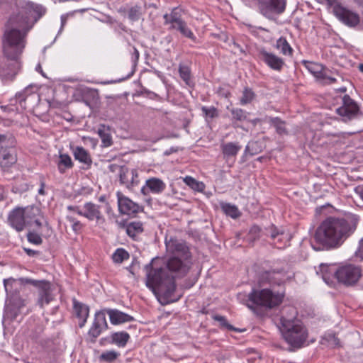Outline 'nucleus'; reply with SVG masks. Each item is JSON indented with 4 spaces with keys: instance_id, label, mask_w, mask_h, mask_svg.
Instances as JSON below:
<instances>
[{
    "instance_id": "obj_1",
    "label": "nucleus",
    "mask_w": 363,
    "mask_h": 363,
    "mask_svg": "<svg viewBox=\"0 0 363 363\" xmlns=\"http://www.w3.org/2000/svg\"><path fill=\"white\" fill-rule=\"evenodd\" d=\"M41 7L27 3L16 14L9 19L3 36L4 57L0 61V77L2 80H12L20 67V57L26 46V36L31 28L29 21L33 13H39Z\"/></svg>"
},
{
    "instance_id": "obj_2",
    "label": "nucleus",
    "mask_w": 363,
    "mask_h": 363,
    "mask_svg": "<svg viewBox=\"0 0 363 363\" xmlns=\"http://www.w3.org/2000/svg\"><path fill=\"white\" fill-rule=\"evenodd\" d=\"M167 250L172 254L166 262V268L154 267L152 262L146 264V286L154 293L160 294L169 301L172 298L176 284L174 276L166 272L167 269L177 277L185 276L191 267V255L186 242L171 238L166 242Z\"/></svg>"
},
{
    "instance_id": "obj_3",
    "label": "nucleus",
    "mask_w": 363,
    "mask_h": 363,
    "mask_svg": "<svg viewBox=\"0 0 363 363\" xmlns=\"http://www.w3.org/2000/svg\"><path fill=\"white\" fill-rule=\"evenodd\" d=\"M357 223L356 219L327 218L317 228L314 235V240L320 246L313 245V247L315 250L339 247L355 231Z\"/></svg>"
},
{
    "instance_id": "obj_4",
    "label": "nucleus",
    "mask_w": 363,
    "mask_h": 363,
    "mask_svg": "<svg viewBox=\"0 0 363 363\" xmlns=\"http://www.w3.org/2000/svg\"><path fill=\"white\" fill-rule=\"evenodd\" d=\"M284 294L274 292L269 289H252L247 298V306L258 315L259 310H271L279 306L284 300Z\"/></svg>"
},
{
    "instance_id": "obj_5",
    "label": "nucleus",
    "mask_w": 363,
    "mask_h": 363,
    "mask_svg": "<svg viewBox=\"0 0 363 363\" xmlns=\"http://www.w3.org/2000/svg\"><path fill=\"white\" fill-rule=\"evenodd\" d=\"M280 330L284 340L293 350L303 347L308 338V331L301 320L280 327Z\"/></svg>"
},
{
    "instance_id": "obj_6",
    "label": "nucleus",
    "mask_w": 363,
    "mask_h": 363,
    "mask_svg": "<svg viewBox=\"0 0 363 363\" xmlns=\"http://www.w3.org/2000/svg\"><path fill=\"white\" fill-rule=\"evenodd\" d=\"M287 264L274 265L269 270L261 272L258 276V282L260 286L267 284L280 286L294 277V273L289 271Z\"/></svg>"
},
{
    "instance_id": "obj_7",
    "label": "nucleus",
    "mask_w": 363,
    "mask_h": 363,
    "mask_svg": "<svg viewBox=\"0 0 363 363\" xmlns=\"http://www.w3.org/2000/svg\"><path fill=\"white\" fill-rule=\"evenodd\" d=\"M23 281L28 283L38 289V298L36 304L43 308L45 305H48L55 298L52 294V284L47 280L25 279Z\"/></svg>"
},
{
    "instance_id": "obj_8",
    "label": "nucleus",
    "mask_w": 363,
    "mask_h": 363,
    "mask_svg": "<svg viewBox=\"0 0 363 363\" xmlns=\"http://www.w3.org/2000/svg\"><path fill=\"white\" fill-rule=\"evenodd\" d=\"M333 272L337 281L346 286L356 284L362 275L361 269L350 264L339 267L337 270H333Z\"/></svg>"
},
{
    "instance_id": "obj_9",
    "label": "nucleus",
    "mask_w": 363,
    "mask_h": 363,
    "mask_svg": "<svg viewBox=\"0 0 363 363\" xmlns=\"http://www.w3.org/2000/svg\"><path fill=\"white\" fill-rule=\"evenodd\" d=\"M118 211L121 215L135 217L140 212L143 211V207L134 202L122 192H116Z\"/></svg>"
},
{
    "instance_id": "obj_10",
    "label": "nucleus",
    "mask_w": 363,
    "mask_h": 363,
    "mask_svg": "<svg viewBox=\"0 0 363 363\" xmlns=\"http://www.w3.org/2000/svg\"><path fill=\"white\" fill-rule=\"evenodd\" d=\"M359 112L357 103L349 95L345 94L342 99V106L336 109V113L344 118V121H350Z\"/></svg>"
},
{
    "instance_id": "obj_11",
    "label": "nucleus",
    "mask_w": 363,
    "mask_h": 363,
    "mask_svg": "<svg viewBox=\"0 0 363 363\" xmlns=\"http://www.w3.org/2000/svg\"><path fill=\"white\" fill-rule=\"evenodd\" d=\"M286 9V0H264L259 3L261 13L269 19L273 13L281 14Z\"/></svg>"
},
{
    "instance_id": "obj_12",
    "label": "nucleus",
    "mask_w": 363,
    "mask_h": 363,
    "mask_svg": "<svg viewBox=\"0 0 363 363\" xmlns=\"http://www.w3.org/2000/svg\"><path fill=\"white\" fill-rule=\"evenodd\" d=\"M257 55L260 61L263 62L273 70L280 72L285 65V62L282 58L272 52L267 51L264 48L257 49Z\"/></svg>"
},
{
    "instance_id": "obj_13",
    "label": "nucleus",
    "mask_w": 363,
    "mask_h": 363,
    "mask_svg": "<svg viewBox=\"0 0 363 363\" xmlns=\"http://www.w3.org/2000/svg\"><path fill=\"white\" fill-rule=\"evenodd\" d=\"M335 16L344 24L351 28L360 23L359 14L344 6L337 8Z\"/></svg>"
},
{
    "instance_id": "obj_14",
    "label": "nucleus",
    "mask_w": 363,
    "mask_h": 363,
    "mask_svg": "<svg viewBox=\"0 0 363 363\" xmlns=\"http://www.w3.org/2000/svg\"><path fill=\"white\" fill-rule=\"evenodd\" d=\"M9 224L17 232H21L26 226V220L23 214V208H13L8 216Z\"/></svg>"
},
{
    "instance_id": "obj_15",
    "label": "nucleus",
    "mask_w": 363,
    "mask_h": 363,
    "mask_svg": "<svg viewBox=\"0 0 363 363\" xmlns=\"http://www.w3.org/2000/svg\"><path fill=\"white\" fill-rule=\"evenodd\" d=\"M108 328L105 311H100L95 313V318L91 327L89 330V335L94 339L98 337L101 332Z\"/></svg>"
},
{
    "instance_id": "obj_16",
    "label": "nucleus",
    "mask_w": 363,
    "mask_h": 363,
    "mask_svg": "<svg viewBox=\"0 0 363 363\" xmlns=\"http://www.w3.org/2000/svg\"><path fill=\"white\" fill-rule=\"evenodd\" d=\"M166 188L164 182L156 177H152L146 180L145 185L142 187L141 193L147 195L150 192L152 194H161Z\"/></svg>"
},
{
    "instance_id": "obj_17",
    "label": "nucleus",
    "mask_w": 363,
    "mask_h": 363,
    "mask_svg": "<svg viewBox=\"0 0 363 363\" xmlns=\"http://www.w3.org/2000/svg\"><path fill=\"white\" fill-rule=\"evenodd\" d=\"M83 216L89 220H96L99 223H103L105 219L100 211V206L91 203L87 202L84 205Z\"/></svg>"
},
{
    "instance_id": "obj_18",
    "label": "nucleus",
    "mask_w": 363,
    "mask_h": 363,
    "mask_svg": "<svg viewBox=\"0 0 363 363\" xmlns=\"http://www.w3.org/2000/svg\"><path fill=\"white\" fill-rule=\"evenodd\" d=\"M241 148L242 146L238 142H228L222 143L220 145L223 159L226 161L233 160V162Z\"/></svg>"
},
{
    "instance_id": "obj_19",
    "label": "nucleus",
    "mask_w": 363,
    "mask_h": 363,
    "mask_svg": "<svg viewBox=\"0 0 363 363\" xmlns=\"http://www.w3.org/2000/svg\"><path fill=\"white\" fill-rule=\"evenodd\" d=\"M298 312L295 307L292 306H284L280 311L279 324L283 327L289 324H292L295 320H299L297 318Z\"/></svg>"
},
{
    "instance_id": "obj_20",
    "label": "nucleus",
    "mask_w": 363,
    "mask_h": 363,
    "mask_svg": "<svg viewBox=\"0 0 363 363\" xmlns=\"http://www.w3.org/2000/svg\"><path fill=\"white\" fill-rule=\"evenodd\" d=\"M25 279H30V278H19V279H13L10 277L9 279H6L4 280V285L6 290V292L8 296H13L18 294L19 293V287L22 285L28 284L23 281L22 280Z\"/></svg>"
},
{
    "instance_id": "obj_21",
    "label": "nucleus",
    "mask_w": 363,
    "mask_h": 363,
    "mask_svg": "<svg viewBox=\"0 0 363 363\" xmlns=\"http://www.w3.org/2000/svg\"><path fill=\"white\" fill-rule=\"evenodd\" d=\"M105 313H108L110 318V322L113 325H118L126 322H130L134 320L131 315L121 312L117 309H104Z\"/></svg>"
},
{
    "instance_id": "obj_22",
    "label": "nucleus",
    "mask_w": 363,
    "mask_h": 363,
    "mask_svg": "<svg viewBox=\"0 0 363 363\" xmlns=\"http://www.w3.org/2000/svg\"><path fill=\"white\" fill-rule=\"evenodd\" d=\"M73 306L77 317L81 320L79 323V326L82 328L85 325L89 317V308L86 305L78 302L75 299L73 301Z\"/></svg>"
},
{
    "instance_id": "obj_23",
    "label": "nucleus",
    "mask_w": 363,
    "mask_h": 363,
    "mask_svg": "<svg viewBox=\"0 0 363 363\" xmlns=\"http://www.w3.org/2000/svg\"><path fill=\"white\" fill-rule=\"evenodd\" d=\"M130 335L125 331L115 332L111 334L108 340L111 344L118 347H124L130 340Z\"/></svg>"
},
{
    "instance_id": "obj_24",
    "label": "nucleus",
    "mask_w": 363,
    "mask_h": 363,
    "mask_svg": "<svg viewBox=\"0 0 363 363\" xmlns=\"http://www.w3.org/2000/svg\"><path fill=\"white\" fill-rule=\"evenodd\" d=\"M73 155L75 160L86 165V169L91 167L92 164L91 155L84 147L80 146L76 147L73 151Z\"/></svg>"
},
{
    "instance_id": "obj_25",
    "label": "nucleus",
    "mask_w": 363,
    "mask_h": 363,
    "mask_svg": "<svg viewBox=\"0 0 363 363\" xmlns=\"http://www.w3.org/2000/svg\"><path fill=\"white\" fill-rule=\"evenodd\" d=\"M16 162V155L13 150L0 149V165L4 167H10Z\"/></svg>"
},
{
    "instance_id": "obj_26",
    "label": "nucleus",
    "mask_w": 363,
    "mask_h": 363,
    "mask_svg": "<svg viewBox=\"0 0 363 363\" xmlns=\"http://www.w3.org/2000/svg\"><path fill=\"white\" fill-rule=\"evenodd\" d=\"M123 227L125 228L127 235L134 240L144 231L143 223L140 221L129 222Z\"/></svg>"
},
{
    "instance_id": "obj_27",
    "label": "nucleus",
    "mask_w": 363,
    "mask_h": 363,
    "mask_svg": "<svg viewBox=\"0 0 363 363\" xmlns=\"http://www.w3.org/2000/svg\"><path fill=\"white\" fill-rule=\"evenodd\" d=\"M118 168L119 170V180L121 184L125 186L130 189V169L125 166H118L116 164H111L110 169L114 171L115 169Z\"/></svg>"
},
{
    "instance_id": "obj_28",
    "label": "nucleus",
    "mask_w": 363,
    "mask_h": 363,
    "mask_svg": "<svg viewBox=\"0 0 363 363\" xmlns=\"http://www.w3.org/2000/svg\"><path fill=\"white\" fill-rule=\"evenodd\" d=\"M267 122L273 125L279 135H287L288 130L286 128V122L279 117H269Z\"/></svg>"
},
{
    "instance_id": "obj_29",
    "label": "nucleus",
    "mask_w": 363,
    "mask_h": 363,
    "mask_svg": "<svg viewBox=\"0 0 363 363\" xmlns=\"http://www.w3.org/2000/svg\"><path fill=\"white\" fill-rule=\"evenodd\" d=\"M319 267L322 277L327 284L330 283L331 277H335V273L332 272V271H336L338 268L335 264L328 265L326 264H320Z\"/></svg>"
},
{
    "instance_id": "obj_30",
    "label": "nucleus",
    "mask_w": 363,
    "mask_h": 363,
    "mask_svg": "<svg viewBox=\"0 0 363 363\" xmlns=\"http://www.w3.org/2000/svg\"><path fill=\"white\" fill-rule=\"evenodd\" d=\"M59 157L57 167L60 173L63 174L67 169H71L73 167L72 160L67 154H60Z\"/></svg>"
},
{
    "instance_id": "obj_31",
    "label": "nucleus",
    "mask_w": 363,
    "mask_h": 363,
    "mask_svg": "<svg viewBox=\"0 0 363 363\" xmlns=\"http://www.w3.org/2000/svg\"><path fill=\"white\" fill-rule=\"evenodd\" d=\"M23 211L27 224L33 222V220L37 218L40 213V208L35 206H28L23 208Z\"/></svg>"
},
{
    "instance_id": "obj_32",
    "label": "nucleus",
    "mask_w": 363,
    "mask_h": 363,
    "mask_svg": "<svg viewBox=\"0 0 363 363\" xmlns=\"http://www.w3.org/2000/svg\"><path fill=\"white\" fill-rule=\"evenodd\" d=\"M220 207L227 216L234 219L238 218L241 215V213L235 205H233L229 203H221Z\"/></svg>"
},
{
    "instance_id": "obj_33",
    "label": "nucleus",
    "mask_w": 363,
    "mask_h": 363,
    "mask_svg": "<svg viewBox=\"0 0 363 363\" xmlns=\"http://www.w3.org/2000/svg\"><path fill=\"white\" fill-rule=\"evenodd\" d=\"M276 48L280 50L281 52L284 55L291 56L293 55L292 48L284 37H281L277 40Z\"/></svg>"
},
{
    "instance_id": "obj_34",
    "label": "nucleus",
    "mask_w": 363,
    "mask_h": 363,
    "mask_svg": "<svg viewBox=\"0 0 363 363\" xmlns=\"http://www.w3.org/2000/svg\"><path fill=\"white\" fill-rule=\"evenodd\" d=\"M98 134L101 140L102 147H107L112 145V138L108 130L105 128V125H101L98 130Z\"/></svg>"
},
{
    "instance_id": "obj_35",
    "label": "nucleus",
    "mask_w": 363,
    "mask_h": 363,
    "mask_svg": "<svg viewBox=\"0 0 363 363\" xmlns=\"http://www.w3.org/2000/svg\"><path fill=\"white\" fill-rule=\"evenodd\" d=\"M230 113L232 115V121L233 124H235V122L237 121L242 122L244 121H247V116L249 115V113L238 108H233L230 109Z\"/></svg>"
},
{
    "instance_id": "obj_36",
    "label": "nucleus",
    "mask_w": 363,
    "mask_h": 363,
    "mask_svg": "<svg viewBox=\"0 0 363 363\" xmlns=\"http://www.w3.org/2000/svg\"><path fill=\"white\" fill-rule=\"evenodd\" d=\"M171 28L179 30L184 36H185L189 39H191L194 40L196 39V37L194 36V33L188 28V26H186V23L184 21L182 22H180L177 25H172L171 26Z\"/></svg>"
},
{
    "instance_id": "obj_37",
    "label": "nucleus",
    "mask_w": 363,
    "mask_h": 363,
    "mask_svg": "<svg viewBox=\"0 0 363 363\" xmlns=\"http://www.w3.org/2000/svg\"><path fill=\"white\" fill-rule=\"evenodd\" d=\"M35 97L36 94L34 93H30L28 87L26 88L23 91L16 94V100L18 101L19 104L24 108H26L27 99Z\"/></svg>"
},
{
    "instance_id": "obj_38",
    "label": "nucleus",
    "mask_w": 363,
    "mask_h": 363,
    "mask_svg": "<svg viewBox=\"0 0 363 363\" xmlns=\"http://www.w3.org/2000/svg\"><path fill=\"white\" fill-rule=\"evenodd\" d=\"M129 258L128 252L123 248L117 249L112 255V259L116 263H121Z\"/></svg>"
},
{
    "instance_id": "obj_39",
    "label": "nucleus",
    "mask_w": 363,
    "mask_h": 363,
    "mask_svg": "<svg viewBox=\"0 0 363 363\" xmlns=\"http://www.w3.org/2000/svg\"><path fill=\"white\" fill-rule=\"evenodd\" d=\"M213 319L219 323L220 327L221 328H225L230 331H237L238 329L230 325L225 317L220 315H213Z\"/></svg>"
},
{
    "instance_id": "obj_40",
    "label": "nucleus",
    "mask_w": 363,
    "mask_h": 363,
    "mask_svg": "<svg viewBox=\"0 0 363 363\" xmlns=\"http://www.w3.org/2000/svg\"><path fill=\"white\" fill-rule=\"evenodd\" d=\"M179 73L180 77L185 82L187 85H190L191 82V70L188 66L179 65Z\"/></svg>"
},
{
    "instance_id": "obj_41",
    "label": "nucleus",
    "mask_w": 363,
    "mask_h": 363,
    "mask_svg": "<svg viewBox=\"0 0 363 363\" xmlns=\"http://www.w3.org/2000/svg\"><path fill=\"white\" fill-rule=\"evenodd\" d=\"M142 16V9L140 6L135 5L128 11V18L132 21H138Z\"/></svg>"
},
{
    "instance_id": "obj_42",
    "label": "nucleus",
    "mask_w": 363,
    "mask_h": 363,
    "mask_svg": "<svg viewBox=\"0 0 363 363\" xmlns=\"http://www.w3.org/2000/svg\"><path fill=\"white\" fill-rule=\"evenodd\" d=\"M255 97V93L252 91L251 89L245 88L242 96L240 99V104L242 105H245L250 103Z\"/></svg>"
},
{
    "instance_id": "obj_43",
    "label": "nucleus",
    "mask_w": 363,
    "mask_h": 363,
    "mask_svg": "<svg viewBox=\"0 0 363 363\" xmlns=\"http://www.w3.org/2000/svg\"><path fill=\"white\" fill-rule=\"evenodd\" d=\"M201 111L206 118H214L218 116V109L214 106H202Z\"/></svg>"
},
{
    "instance_id": "obj_44",
    "label": "nucleus",
    "mask_w": 363,
    "mask_h": 363,
    "mask_svg": "<svg viewBox=\"0 0 363 363\" xmlns=\"http://www.w3.org/2000/svg\"><path fill=\"white\" fill-rule=\"evenodd\" d=\"M119 356V353L113 351H106L100 355V359L106 362H111L116 360Z\"/></svg>"
},
{
    "instance_id": "obj_45",
    "label": "nucleus",
    "mask_w": 363,
    "mask_h": 363,
    "mask_svg": "<svg viewBox=\"0 0 363 363\" xmlns=\"http://www.w3.org/2000/svg\"><path fill=\"white\" fill-rule=\"evenodd\" d=\"M20 313L21 310L10 303L6 308V315L11 320L16 319Z\"/></svg>"
},
{
    "instance_id": "obj_46",
    "label": "nucleus",
    "mask_w": 363,
    "mask_h": 363,
    "mask_svg": "<svg viewBox=\"0 0 363 363\" xmlns=\"http://www.w3.org/2000/svg\"><path fill=\"white\" fill-rule=\"evenodd\" d=\"M10 304L21 310L26 305V300L17 295L11 296Z\"/></svg>"
},
{
    "instance_id": "obj_47",
    "label": "nucleus",
    "mask_w": 363,
    "mask_h": 363,
    "mask_svg": "<svg viewBox=\"0 0 363 363\" xmlns=\"http://www.w3.org/2000/svg\"><path fill=\"white\" fill-rule=\"evenodd\" d=\"M257 142H250L246 145L245 151H244V155H255L259 152V151L257 150L256 147L257 146Z\"/></svg>"
},
{
    "instance_id": "obj_48",
    "label": "nucleus",
    "mask_w": 363,
    "mask_h": 363,
    "mask_svg": "<svg viewBox=\"0 0 363 363\" xmlns=\"http://www.w3.org/2000/svg\"><path fill=\"white\" fill-rule=\"evenodd\" d=\"M170 18H171V24L172 25H177L180 22H182L183 20L181 18V14L179 13L178 11V8H174L172 10V12L170 13Z\"/></svg>"
},
{
    "instance_id": "obj_49",
    "label": "nucleus",
    "mask_w": 363,
    "mask_h": 363,
    "mask_svg": "<svg viewBox=\"0 0 363 363\" xmlns=\"http://www.w3.org/2000/svg\"><path fill=\"white\" fill-rule=\"evenodd\" d=\"M27 239L29 242L38 245L42 244L43 242V239L41 237L38 233L34 232H29L27 234Z\"/></svg>"
},
{
    "instance_id": "obj_50",
    "label": "nucleus",
    "mask_w": 363,
    "mask_h": 363,
    "mask_svg": "<svg viewBox=\"0 0 363 363\" xmlns=\"http://www.w3.org/2000/svg\"><path fill=\"white\" fill-rule=\"evenodd\" d=\"M130 189L139 184L138 173L135 169H130Z\"/></svg>"
},
{
    "instance_id": "obj_51",
    "label": "nucleus",
    "mask_w": 363,
    "mask_h": 363,
    "mask_svg": "<svg viewBox=\"0 0 363 363\" xmlns=\"http://www.w3.org/2000/svg\"><path fill=\"white\" fill-rule=\"evenodd\" d=\"M269 234H270V238L275 240L277 239V237H283L284 236V232H280L279 231L276 227H274V225H272L270 228H269Z\"/></svg>"
},
{
    "instance_id": "obj_52",
    "label": "nucleus",
    "mask_w": 363,
    "mask_h": 363,
    "mask_svg": "<svg viewBox=\"0 0 363 363\" xmlns=\"http://www.w3.org/2000/svg\"><path fill=\"white\" fill-rule=\"evenodd\" d=\"M42 333H43V328H40L39 331L32 333V334L30 335L31 339L35 340L36 342L43 344V339L41 338V335H40Z\"/></svg>"
},
{
    "instance_id": "obj_53",
    "label": "nucleus",
    "mask_w": 363,
    "mask_h": 363,
    "mask_svg": "<svg viewBox=\"0 0 363 363\" xmlns=\"http://www.w3.org/2000/svg\"><path fill=\"white\" fill-rule=\"evenodd\" d=\"M327 4L333 7V11L334 15L335 14V9L338 7H342V4H340L339 0H324Z\"/></svg>"
},
{
    "instance_id": "obj_54",
    "label": "nucleus",
    "mask_w": 363,
    "mask_h": 363,
    "mask_svg": "<svg viewBox=\"0 0 363 363\" xmlns=\"http://www.w3.org/2000/svg\"><path fill=\"white\" fill-rule=\"evenodd\" d=\"M184 181L187 185L190 186L193 189L195 188V186L198 185V182L191 177H186Z\"/></svg>"
},
{
    "instance_id": "obj_55",
    "label": "nucleus",
    "mask_w": 363,
    "mask_h": 363,
    "mask_svg": "<svg viewBox=\"0 0 363 363\" xmlns=\"http://www.w3.org/2000/svg\"><path fill=\"white\" fill-rule=\"evenodd\" d=\"M67 210L69 211H74L77 213L78 215L83 216L84 210L80 209L79 206H68Z\"/></svg>"
},
{
    "instance_id": "obj_56",
    "label": "nucleus",
    "mask_w": 363,
    "mask_h": 363,
    "mask_svg": "<svg viewBox=\"0 0 363 363\" xmlns=\"http://www.w3.org/2000/svg\"><path fill=\"white\" fill-rule=\"evenodd\" d=\"M23 250L30 257H35V256L39 255V254H40V252L38 251H36V250H32L30 248L24 247Z\"/></svg>"
},
{
    "instance_id": "obj_57",
    "label": "nucleus",
    "mask_w": 363,
    "mask_h": 363,
    "mask_svg": "<svg viewBox=\"0 0 363 363\" xmlns=\"http://www.w3.org/2000/svg\"><path fill=\"white\" fill-rule=\"evenodd\" d=\"M72 228L74 232H78L82 230V224L79 220L74 221V223L72 225Z\"/></svg>"
},
{
    "instance_id": "obj_58",
    "label": "nucleus",
    "mask_w": 363,
    "mask_h": 363,
    "mask_svg": "<svg viewBox=\"0 0 363 363\" xmlns=\"http://www.w3.org/2000/svg\"><path fill=\"white\" fill-rule=\"evenodd\" d=\"M139 57H140V53H139V51L135 48L133 47V52L132 54V59H133V61L135 63L137 62V61L139 59Z\"/></svg>"
},
{
    "instance_id": "obj_59",
    "label": "nucleus",
    "mask_w": 363,
    "mask_h": 363,
    "mask_svg": "<svg viewBox=\"0 0 363 363\" xmlns=\"http://www.w3.org/2000/svg\"><path fill=\"white\" fill-rule=\"evenodd\" d=\"M286 238V235H285L284 234V236H283V237H281V236H280V237H277V242H275L274 243H275L276 245H277V247H278V248H282V247H284L286 245V243H284V244H283V245L281 243V242L282 241V240H283V239H284V238Z\"/></svg>"
},
{
    "instance_id": "obj_60",
    "label": "nucleus",
    "mask_w": 363,
    "mask_h": 363,
    "mask_svg": "<svg viewBox=\"0 0 363 363\" xmlns=\"http://www.w3.org/2000/svg\"><path fill=\"white\" fill-rule=\"evenodd\" d=\"M45 186V182L43 181V179H41L40 180V189L38 190V194H40V195H45V191L44 190Z\"/></svg>"
},
{
    "instance_id": "obj_61",
    "label": "nucleus",
    "mask_w": 363,
    "mask_h": 363,
    "mask_svg": "<svg viewBox=\"0 0 363 363\" xmlns=\"http://www.w3.org/2000/svg\"><path fill=\"white\" fill-rule=\"evenodd\" d=\"M163 18L164 19V24H171L170 14L165 13L163 16Z\"/></svg>"
},
{
    "instance_id": "obj_62",
    "label": "nucleus",
    "mask_w": 363,
    "mask_h": 363,
    "mask_svg": "<svg viewBox=\"0 0 363 363\" xmlns=\"http://www.w3.org/2000/svg\"><path fill=\"white\" fill-rule=\"evenodd\" d=\"M67 20V16L62 15L61 16V28H60V30H62L63 28V27L65 26Z\"/></svg>"
},
{
    "instance_id": "obj_63",
    "label": "nucleus",
    "mask_w": 363,
    "mask_h": 363,
    "mask_svg": "<svg viewBox=\"0 0 363 363\" xmlns=\"http://www.w3.org/2000/svg\"><path fill=\"white\" fill-rule=\"evenodd\" d=\"M260 231V229L258 226H253L252 227V228L250 229V233H255V234H257V233H259Z\"/></svg>"
},
{
    "instance_id": "obj_64",
    "label": "nucleus",
    "mask_w": 363,
    "mask_h": 363,
    "mask_svg": "<svg viewBox=\"0 0 363 363\" xmlns=\"http://www.w3.org/2000/svg\"><path fill=\"white\" fill-rule=\"evenodd\" d=\"M323 79L329 80L330 83H334L336 82V79L332 77H327L325 74H322Z\"/></svg>"
}]
</instances>
